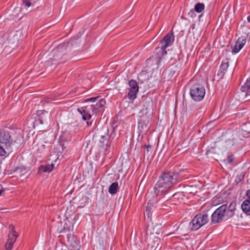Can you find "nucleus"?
Wrapping results in <instances>:
<instances>
[{"label": "nucleus", "mask_w": 250, "mask_h": 250, "mask_svg": "<svg viewBox=\"0 0 250 250\" xmlns=\"http://www.w3.org/2000/svg\"><path fill=\"white\" fill-rule=\"evenodd\" d=\"M180 176L174 172H165L161 174L155 185L153 190L157 196L167 194L179 181Z\"/></svg>", "instance_id": "f257e3e1"}, {"label": "nucleus", "mask_w": 250, "mask_h": 250, "mask_svg": "<svg viewBox=\"0 0 250 250\" xmlns=\"http://www.w3.org/2000/svg\"><path fill=\"white\" fill-rule=\"evenodd\" d=\"M105 101L104 99H101L95 104H92L84 107H82L78 108V111L82 115L83 120L86 121L91 118V112L93 114H98L104 111Z\"/></svg>", "instance_id": "f03ea898"}, {"label": "nucleus", "mask_w": 250, "mask_h": 250, "mask_svg": "<svg viewBox=\"0 0 250 250\" xmlns=\"http://www.w3.org/2000/svg\"><path fill=\"white\" fill-rule=\"evenodd\" d=\"M13 140L8 132L0 131V155L5 156L11 151Z\"/></svg>", "instance_id": "7ed1b4c3"}, {"label": "nucleus", "mask_w": 250, "mask_h": 250, "mask_svg": "<svg viewBox=\"0 0 250 250\" xmlns=\"http://www.w3.org/2000/svg\"><path fill=\"white\" fill-rule=\"evenodd\" d=\"M209 221V218L206 214L196 215L189 223V228L191 230H197Z\"/></svg>", "instance_id": "20e7f679"}, {"label": "nucleus", "mask_w": 250, "mask_h": 250, "mask_svg": "<svg viewBox=\"0 0 250 250\" xmlns=\"http://www.w3.org/2000/svg\"><path fill=\"white\" fill-rule=\"evenodd\" d=\"M206 91L204 87L200 83L193 84L190 89V95L195 101H200L203 100Z\"/></svg>", "instance_id": "39448f33"}, {"label": "nucleus", "mask_w": 250, "mask_h": 250, "mask_svg": "<svg viewBox=\"0 0 250 250\" xmlns=\"http://www.w3.org/2000/svg\"><path fill=\"white\" fill-rule=\"evenodd\" d=\"M227 208V205L224 204L216 209L211 215V222L215 224L221 222L225 216Z\"/></svg>", "instance_id": "423d86ee"}, {"label": "nucleus", "mask_w": 250, "mask_h": 250, "mask_svg": "<svg viewBox=\"0 0 250 250\" xmlns=\"http://www.w3.org/2000/svg\"><path fill=\"white\" fill-rule=\"evenodd\" d=\"M128 85L129 88H128V98L130 100H133L137 97V94L139 90V86L137 82L133 80L129 81Z\"/></svg>", "instance_id": "0eeeda50"}, {"label": "nucleus", "mask_w": 250, "mask_h": 250, "mask_svg": "<svg viewBox=\"0 0 250 250\" xmlns=\"http://www.w3.org/2000/svg\"><path fill=\"white\" fill-rule=\"evenodd\" d=\"M9 229L12 232L8 234V239L5 244V249L6 250H10L12 248L13 244L16 242L18 237L16 231L14 230V226L10 225L9 227Z\"/></svg>", "instance_id": "6e6552de"}, {"label": "nucleus", "mask_w": 250, "mask_h": 250, "mask_svg": "<svg viewBox=\"0 0 250 250\" xmlns=\"http://www.w3.org/2000/svg\"><path fill=\"white\" fill-rule=\"evenodd\" d=\"M246 43V38L244 36L239 37L235 42V45L232 49L233 54L237 53L244 46Z\"/></svg>", "instance_id": "1a4fd4ad"}, {"label": "nucleus", "mask_w": 250, "mask_h": 250, "mask_svg": "<svg viewBox=\"0 0 250 250\" xmlns=\"http://www.w3.org/2000/svg\"><path fill=\"white\" fill-rule=\"evenodd\" d=\"M174 41V36L173 34H167L161 41V43L164 48L170 46L172 45Z\"/></svg>", "instance_id": "9d476101"}, {"label": "nucleus", "mask_w": 250, "mask_h": 250, "mask_svg": "<svg viewBox=\"0 0 250 250\" xmlns=\"http://www.w3.org/2000/svg\"><path fill=\"white\" fill-rule=\"evenodd\" d=\"M241 208L246 214L250 215V190L247 191L246 199L242 203Z\"/></svg>", "instance_id": "9b49d317"}, {"label": "nucleus", "mask_w": 250, "mask_h": 250, "mask_svg": "<svg viewBox=\"0 0 250 250\" xmlns=\"http://www.w3.org/2000/svg\"><path fill=\"white\" fill-rule=\"evenodd\" d=\"M155 53L157 62H159L162 58L167 54V52L166 48L161 46L156 48Z\"/></svg>", "instance_id": "f8f14e48"}, {"label": "nucleus", "mask_w": 250, "mask_h": 250, "mask_svg": "<svg viewBox=\"0 0 250 250\" xmlns=\"http://www.w3.org/2000/svg\"><path fill=\"white\" fill-rule=\"evenodd\" d=\"M37 115L39 117L38 121L41 124H43L44 121L47 120V119H44V116H48V112L43 110H39L37 112ZM38 122V121H37Z\"/></svg>", "instance_id": "ddd939ff"}, {"label": "nucleus", "mask_w": 250, "mask_h": 250, "mask_svg": "<svg viewBox=\"0 0 250 250\" xmlns=\"http://www.w3.org/2000/svg\"><path fill=\"white\" fill-rule=\"evenodd\" d=\"M54 168V165L52 163L51 164H47L44 166H42L40 168V171H43L44 172H50Z\"/></svg>", "instance_id": "4468645a"}, {"label": "nucleus", "mask_w": 250, "mask_h": 250, "mask_svg": "<svg viewBox=\"0 0 250 250\" xmlns=\"http://www.w3.org/2000/svg\"><path fill=\"white\" fill-rule=\"evenodd\" d=\"M119 187L117 182L113 183L108 188V192L111 194H114L118 190Z\"/></svg>", "instance_id": "2eb2a0df"}, {"label": "nucleus", "mask_w": 250, "mask_h": 250, "mask_svg": "<svg viewBox=\"0 0 250 250\" xmlns=\"http://www.w3.org/2000/svg\"><path fill=\"white\" fill-rule=\"evenodd\" d=\"M229 65V64L228 62H223L222 63L219 71V72H220L222 77L223 76L226 72Z\"/></svg>", "instance_id": "dca6fc26"}, {"label": "nucleus", "mask_w": 250, "mask_h": 250, "mask_svg": "<svg viewBox=\"0 0 250 250\" xmlns=\"http://www.w3.org/2000/svg\"><path fill=\"white\" fill-rule=\"evenodd\" d=\"M241 89L243 92L247 90V95H250V78L248 79L247 80L246 83H245V86H242Z\"/></svg>", "instance_id": "f3484780"}, {"label": "nucleus", "mask_w": 250, "mask_h": 250, "mask_svg": "<svg viewBox=\"0 0 250 250\" xmlns=\"http://www.w3.org/2000/svg\"><path fill=\"white\" fill-rule=\"evenodd\" d=\"M205 9V5L202 3H198L194 6V10L198 13L202 12Z\"/></svg>", "instance_id": "a211bd4d"}, {"label": "nucleus", "mask_w": 250, "mask_h": 250, "mask_svg": "<svg viewBox=\"0 0 250 250\" xmlns=\"http://www.w3.org/2000/svg\"><path fill=\"white\" fill-rule=\"evenodd\" d=\"M138 128L141 131H143L144 130L147 129L146 125L144 122L141 121L138 124Z\"/></svg>", "instance_id": "6ab92c4d"}, {"label": "nucleus", "mask_w": 250, "mask_h": 250, "mask_svg": "<svg viewBox=\"0 0 250 250\" xmlns=\"http://www.w3.org/2000/svg\"><path fill=\"white\" fill-rule=\"evenodd\" d=\"M153 206L152 203L151 201H149L147 203V205L146 207V214L149 217L151 207Z\"/></svg>", "instance_id": "aec40b11"}, {"label": "nucleus", "mask_w": 250, "mask_h": 250, "mask_svg": "<svg viewBox=\"0 0 250 250\" xmlns=\"http://www.w3.org/2000/svg\"><path fill=\"white\" fill-rule=\"evenodd\" d=\"M100 143L103 144V146H107L108 143V140L106 136H102L100 140Z\"/></svg>", "instance_id": "412c9836"}, {"label": "nucleus", "mask_w": 250, "mask_h": 250, "mask_svg": "<svg viewBox=\"0 0 250 250\" xmlns=\"http://www.w3.org/2000/svg\"><path fill=\"white\" fill-rule=\"evenodd\" d=\"M22 3H23V4H24L25 6L29 7L31 6V2H30L29 1H28V0H22Z\"/></svg>", "instance_id": "4be33fe9"}, {"label": "nucleus", "mask_w": 250, "mask_h": 250, "mask_svg": "<svg viewBox=\"0 0 250 250\" xmlns=\"http://www.w3.org/2000/svg\"><path fill=\"white\" fill-rule=\"evenodd\" d=\"M97 98H98V97H92V98L87 99L85 101L86 102H95V101L97 99Z\"/></svg>", "instance_id": "5701e85b"}, {"label": "nucleus", "mask_w": 250, "mask_h": 250, "mask_svg": "<svg viewBox=\"0 0 250 250\" xmlns=\"http://www.w3.org/2000/svg\"><path fill=\"white\" fill-rule=\"evenodd\" d=\"M59 158V157L57 156V157L56 158L55 157H54L53 154H51L49 158V160H51L53 162H56V160Z\"/></svg>", "instance_id": "b1692460"}, {"label": "nucleus", "mask_w": 250, "mask_h": 250, "mask_svg": "<svg viewBox=\"0 0 250 250\" xmlns=\"http://www.w3.org/2000/svg\"><path fill=\"white\" fill-rule=\"evenodd\" d=\"M233 160V158L232 156H229L228 157L227 161L229 164L232 163Z\"/></svg>", "instance_id": "393cba45"}, {"label": "nucleus", "mask_w": 250, "mask_h": 250, "mask_svg": "<svg viewBox=\"0 0 250 250\" xmlns=\"http://www.w3.org/2000/svg\"><path fill=\"white\" fill-rule=\"evenodd\" d=\"M145 146L146 148L147 151H148L149 149L151 148V146L150 145H146Z\"/></svg>", "instance_id": "a878e982"}, {"label": "nucleus", "mask_w": 250, "mask_h": 250, "mask_svg": "<svg viewBox=\"0 0 250 250\" xmlns=\"http://www.w3.org/2000/svg\"><path fill=\"white\" fill-rule=\"evenodd\" d=\"M4 192V189L1 188L0 189V196L1 195L2 193Z\"/></svg>", "instance_id": "bb28decb"}, {"label": "nucleus", "mask_w": 250, "mask_h": 250, "mask_svg": "<svg viewBox=\"0 0 250 250\" xmlns=\"http://www.w3.org/2000/svg\"><path fill=\"white\" fill-rule=\"evenodd\" d=\"M86 124L88 126H90L92 125V122H87Z\"/></svg>", "instance_id": "cd10ccee"}, {"label": "nucleus", "mask_w": 250, "mask_h": 250, "mask_svg": "<svg viewBox=\"0 0 250 250\" xmlns=\"http://www.w3.org/2000/svg\"><path fill=\"white\" fill-rule=\"evenodd\" d=\"M232 204L231 203L230 205H229V210H230L231 211H232V209H230V207H232Z\"/></svg>", "instance_id": "c85d7f7f"}, {"label": "nucleus", "mask_w": 250, "mask_h": 250, "mask_svg": "<svg viewBox=\"0 0 250 250\" xmlns=\"http://www.w3.org/2000/svg\"><path fill=\"white\" fill-rule=\"evenodd\" d=\"M248 21L249 22H250V16H248L247 18Z\"/></svg>", "instance_id": "c756f323"}]
</instances>
